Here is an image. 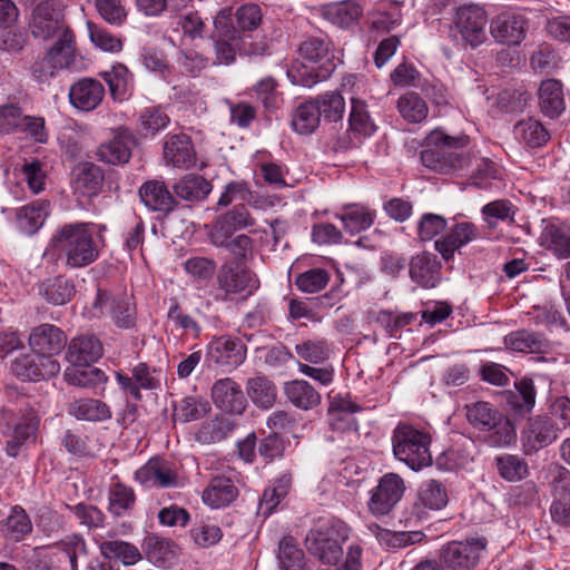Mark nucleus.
Instances as JSON below:
<instances>
[{
    "label": "nucleus",
    "instance_id": "obj_1",
    "mask_svg": "<svg viewBox=\"0 0 570 570\" xmlns=\"http://www.w3.org/2000/svg\"><path fill=\"white\" fill-rule=\"evenodd\" d=\"M50 245L65 254L67 266L72 268L90 265L99 255L92 232L83 223L61 226L53 234Z\"/></svg>",
    "mask_w": 570,
    "mask_h": 570
},
{
    "label": "nucleus",
    "instance_id": "obj_2",
    "mask_svg": "<svg viewBox=\"0 0 570 570\" xmlns=\"http://www.w3.org/2000/svg\"><path fill=\"white\" fill-rule=\"evenodd\" d=\"M468 144L466 136H450L441 129L432 130L425 138V148L421 151V161L440 174L461 168L465 157L459 149Z\"/></svg>",
    "mask_w": 570,
    "mask_h": 570
},
{
    "label": "nucleus",
    "instance_id": "obj_3",
    "mask_svg": "<svg viewBox=\"0 0 570 570\" xmlns=\"http://www.w3.org/2000/svg\"><path fill=\"white\" fill-rule=\"evenodd\" d=\"M468 422L488 433L491 446H508L515 440V430L502 412L488 402L479 401L464 406Z\"/></svg>",
    "mask_w": 570,
    "mask_h": 570
},
{
    "label": "nucleus",
    "instance_id": "obj_4",
    "mask_svg": "<svg viewBox=\"0 0 570 570\" xmlns=\"http://www.w3.org/2000/svg\"><path fill=\"white\" fill-rule=\"evenodd\" d=\"M431 438L428 433L409 424H399L392 434V448L395 459L414 471L431 465Z\"/></svg>",
    "mask_w": 570,
    "mask_h": 570
},
{
    "label": "nucleus",
    "instance_id": "obj_5",
    "mask_svg": "<svg viewBox=\"0 0 570 570\" xmlns=\"http://www.w3.org/2000/svg\"><path fill=\"white\" fill-rule=\"evenodd\" d=\"M347 525L335 520L308 532L306 548L322 564L337 566L343 560V543L348 539Z\"/></svg>",
    "mask_w": 570,
    "mask_h": 570
},
{
    "label": "nucleus",
    "instance_id": "obj_6",
    "mask_svg": "<svg viewBox=\"0 0 570 570\" xmlns=\"http://www.w3.org/2000/svg\"><path fill=\"white\" fill-rule=\"evenodd\" d=\"M216 285L222 299H246L259 288L257 275L243 262H225L217 271Z\"/></svg>",
    "mask_w": 570,
    "mask_h": 570
},
{
    "label": "nucleus",
    "instance_id": "obj_7",
    "mask_svg": "<svg viewBox=\"0 0 570 570\" xmlns=\"http://www.w3.org/2000/svg\"><path fill=\"white\" fill-rule=\"evenodd\" d=\"M328 59L330 42L321 37H311L299 46L297 61L288 69L287 76L294 85L313 87L321 77L308 65L323 63Z\"/></svg>",
    "mask_w": 570,
    "mask_h": 570
},
{
    "label": "nucleus",
    "instance_id": "obj_8",
    "mask_svg": "<svg viewBox=\"0 0 570 570\" xmlns=\"http://www.w3.org/2000/svg\"><path fill=\"white\" fill-rule=\"evenodd\" d=\"M29 29L35 38L61 39L66 30L73 32L65 21V6L60 0L39 1L31 11Z\"/></svg>",
    "mask_w": 570,
    "mask_h": 570
},
{
    "label": "nucleus",
    "instance_id": "obj_9",
    "mask_svg": "<svg viewBox=\"0 0 570 570\" xmlns=\"http://www.w3.org/2000/svg\"><path fill=\"white\" fill-rule=\"evenodd\" d=\"M76 36L66 30L61 39H57L43 57L37 59L32 67V75L38 81H47L55 77L59 70L69 68L75 62Z\"/></svg>",
    "mask_w": 570,
    "mask_h": 570
},
{
    "label": "nucleus",
    "instance_id": "obj_10",
    "mask_svg": "<svg viewBox=\"0 0 570 570\" xmlns=\"http://www.w3.org/2000/svg\"><path fill=\"white\" fill-rule=\"evenodd\" d=\"M487 546L488 541L483 537L451 541L442 547L440 558L450 570H472L479 563Z\"/></svg>",
    "mask_w": 570,
    "mask_h": 570
},
{
    "label": "nucleus",
    "instance_id": "obj_11",
    "mask_svg": "<svg viewBox=\"0 0 570 570\" xmlns=\"http://www.w3.org/2000/svg\"><path fill=\"white\" fill-rule=\"evenodd\" d=\"M134 315L135 305L129 295L100 288L92 305L85 313L88 318H110L111 321H128Z\"/></svg>",
    "mask_w": 570,
    "mask_h": 570
},
{
    "label": "nucleus",
    "instance_id": "obj_12",
    "mask_svg": "<svg viewBox=\"0 0 570 570\" xmlns=\"http://www.w3.org/2000/svg\"><path fill=\"white\" fill-rule=\"evenodd\" d=\"M405 491L403 479L396 473H386L380 478L376 487L370 491L367 509L374 517L387 515L401 501Z\"/></svg>",
    "mask_w": 570,
    "mask_h": 570
},
{
    "label": "nucleus",
    "instance_id": "obj_13",
    "mask_svg": "<svg viewBox=\"0 0 570 570\" xmlns=\"http://www.w3.org/2000/svg\"><path fill=\"white\" fill-rule=\"evenodd\" d=\"M38 424L39 420L33 411L20 415L8 410L0 413V429L9 438L7 441L9 455L17 454L18 448L35 434Z\"/></svg>",
    "mask_w": 570,
    "mask_h": 570
},
{
    "label": "nucleus",
    "instance_id": "obj_14",
    "mask_svg": "<svg viewBox=\"0 0 570 570\" xmlns=\"http://www.w3.org/2000/svg\"><path fill=\"white\" fill-rule=\"evenodd\" d=\"M10 370L21 381L38 382L57 376L61 366L56 358L36 353L16 357L11 362Z\"/></svg>",
    "mask_w": 570,
    "mask_h": 570
},
{
    "label": "nucleus",
    "instance_id": "obj_15",
    "mask_svg": "<svg viewBox=\"0 0 570 570\" xmlns=\"http://www.w3.org/2000/svg\"><path fill=\"white\" fill-rule=\"evenodd\" d=\"M135 480L145 488H177L180 478L171 462L153 458L135 472Z\"/></svg>",
    "mask_w": 570,
    "mask_h": 570
},
{
    "label": "nucleus",
    "instance_id": "obj_16",
    "mask_svg": "<svg viewBox=\"0 0 570 570\" xmlns=\"http://www.w3.org/2000/svg\"><path fill=\"white\" fill-rule=\"evenodd\" d=\"M454 24L463 40L473 48L481 45L487 38V14L479 6L460 7L455 13Z\"/></svg>",
    "mask_w": 570,
    "mask_h": 570
},
{
    "label": "nucleus",
    "instance_id": "obj_17",
    "mask_svg": "<svg viewBox=\"0 0 570 570\" xmlns=\"http://www.w3.org/2000/svg\"><path fill=\"white\" fill-rule=\"evenodd\" d=\"M559 429L549 416L530 417L522 431V445L525 454H532L550 445L558 439Z\"/></svg>",
    "mask_w": 570,
    "mask_h": 570
},
{
    "label": "nucleus",
    "instance_id": "obj_18",
    "mask_svg": "<svg viewBox=\"0 0 570 570\" xmlns=\"http://www.w3.org/2000/svg\"><path fill=\"white\" fill-rule=\"evenodd\" d=\"M528 19L522 13L503 12L492 19L491 36L497 42L507 46L520 45L527 35Z\"/></svg>",
    "mask_w": 570,
    "mask_h": 570
},
{
    "label": "nucleus",
    "instance_id": "obj_19",
    "mask_svg": "<svg viewBox=\"0 0 570 570\" xmlns=\"http://www.w3.org/2000/svg\"><path fill=\"white\" fill-rule=\"evenodd\" d=\"M254 225V219L245 206H235L233 209L217 217L209 233L214 246H223L225 240L239 229Z\"/></svg>",
    "mask_w": 570,
    "mask_h": 570
},
{
    "label": "nucleus",
    "instance_id": "obj_20",
    "mask_svg": "<svg viewBox=\"0 0 570 570\" xmlns=\"http://www.w3.org/2000/svg\"><path fill=\"white\" fill-rule=\"evenodd\" d=\"M135 137L129 129L119 128L111 139L97 148V158L109 165H124L131 158Z\"/></svg>",
    "mask_w": 570,
    "mask_h": 570
},
{
    "label": "nucleus",
    "instance_id": "obj_21",
    "mask_svg": "<svg viewBox=\"0 0 570 570\" xmlns=\"http://www.w3.org/2000/svg\"><path fill=\"white\" fill-rule=\"evenodd\" d=\"M445 487L435 480L424 481L417 491V500L412 507L411 514L416 521L428 517L429 511H439L448 504Z\"/></svg>",
    "mask_w": 570,
    "mask_h": 570
},
{
    "label": "nucleus",
    "instance_id": "obj_22",
    "mask_svg": "<svg viewBox=\"0 0 570 570\" xmlns=\"http://www.w3.org/2000/svg\"><path fill=\"white\" fill-rule=\"evenodd\" d=\"M212 399L218 409L234 414H242L247 403L240 385L230 377L213 384Z\"/></svg>",
    "mask_w": 570,
    "mask_h": 570
},
{
    "label": "nucleus",
    "instance_id": "obj_23",
    "mask_svg": "<svg viewBox=\"0 0 570 570\" xmlns=\"http://www.w3.org/2000/svg\"><path fill=\"white\" fill-rule=\"evenodd\" d=\"M67 336L57 326L43 323L36 326L29 335V345L35 353L51 356L59 354L66 346Z\"/></svg>",
    "mask_w": 570,
    "mask_h": 570
},
{
    "label": "nucleus",
    "instance_id": "obj_24",
    "mask_svg": "<svg viewBox=\"0 0 570 570\" xmlns=\"http://www.w3.org/2000/svg\"><path fill=\"white\" fill-rule=\"evenodd\" d=\"M164 160L176 168H189L196 163L191 139L186 134L168 135L163 147Z\"/></svg>",
    "mask_w": 570,
    "mask_h": 570
},
{
    "label": "nucleus",
    "instance_id": "obj_25",
    "mask_svg": "<svg viewBox=\"0 0 570 570\" xmlns=\"http://www.w3.org/2000/svg\"><path fill=\"white\" fill-rule=\"evenodd\" d=\"M104 97L105 88L102 83L94 78H82L69 89L70 104L81 111L96 109Z\"/></svg>",
    "mask_w": 570,
    "mask_h": 570
},
{
    "label": "nucleus",
    "instance_id": "obj_26",
    "mask_svg": "<svg viewBox=\"0 0 570 570\" xmlns=\"http://www.w3.org/2000/svg\"><path fill=\"white\" fill-rule=\"evenodd\" d=\"M102 352V344L95 335H81L68 344L66 360L73 366H88L99 360Z\"/></svg>",
    "mask_w": 570,
    "mask_h": 570
},
{
    "label": "nucleus",
    "instance_id": "obj_27",
    "mask_svg": "<svg viewBox=\"0 0 570 570\" xmlns=\"http://www.w3.org/2000/svg\"><path fill=\"white\" fill-rule=\"evenodd\" d=\"M539 108L543 116L556 119L566 109L562 82L558 79L542 80L538 89Z\"/></svg>",
    "mask_w": 570,
    "mask_h": 570
},
{
    "label": "nucleus",
    "instance_id": "obj_28",
    "mask_svg": "<svg viewBox=\"0 0 570 570\" xmlns=\"http://www.w3.org/2000/svg\"><path fill=\"white\" fill-rule=\"evenodd\" d=\"M322 13L331 23L342 29H350L357 23L363 9L355 0H344L325 4Z\"/></svg>",
    "mask_w": 570,
    "mask_h": 570
},
{
    "label": "nucleus",
    "instance_id": "obj_29",
    "mask_svg": "<svg viewBox=\"0 0 570 570\" xmlns=\"http://www.w3.org/2000/svg\"><path fill=\"white\" fill-rule=\"evenodd\" d=\"M1 532L7 540L21 542L33 531V523L27 511L20 505L10 508L8 515L1 521Z\"/></svg>",
    "mask_w": 570,
    "mask_h": 570
},
{
    "label": "nucleus",
    "instance_id": "obj_30",
    "mask_svg": "<svg viewBox=\"0 0 570 570\" xmlns=\"http://www.w3.org/2000/svg\"><path fill=\"white\" fill-rule=\"evenodd\" d=\"M139 197L146 207L154 212H170L176 204L175 197L163 181L149 180L139 188Z\"/></svg>",
    "mask_w": 570,
    "mask_h": 570
},
{
    "label": "nucleus",
    "instance_id": "obj_31",
    "mask_svg": "<svg viewBox=\"0 0 570 570\" xmlns=\"http://www.w3.org/2000/svg\"><path fill=\"white\" fill-rule=\"evenodd\" d=\"M207 353L215 363L222 365H238L245 358L243 345L229 337L214 338Z\"/></svg>",
    "mask_w": 570,
    "mask_h": 570
},
{
    "label": "nucleus",
    "instance_id": "obj_32",
    "mask_svg": "<svg viewBox=\"0 0 570 570\" xmlns=\"http://www.w3.org/2000/svg\"><path fill=\"white\" fill-rule=\"evenodd\" d=\"M284 394L295 407L304 411H308L321 403V394L305 380L286 382Z\"/></svg>",
    "mask_w": 570,
    "mask_h": 570
},
{
    "label": "nucleus",
    "instance_id": "obj_33",
    "mask_svg": "<svg viewBox=\"0 0 570 570\" xmlns=\"http://www.w3.org/2000/svg\"><path fill=\"white\" fill-rule=\"evenodd\" d=\"M411 278L423 287H434L440 278V267L436 257L422 253L412 258L410 265Z\"/></svg>",
    "mask_w": 570,
    "mask_h": 570
},
{
    "label": "nucleus",
    "instance_id": "obj_34",
    "mask_svg": "<svg viewBox=\"0 0 570 570\" xmlns=\"http://www.w3.org/2000/svg\"><path fill=\"white\" fill-rule=\"evenodd\" d=\"M104 171L102 169L92 164H79L75 169V188L83 196L98 195L104 186Z\"/></svg>",
    "mask_w": 570,
    "mask_h": 570
},
{
    "label": "nucleus",
    "instance_id": "obj_35",
    "mask_svg": "<svg viewBox=\"0 0 570 570\" xmlns=\"http://www.w3.org/2000/svg\"><path fill=\"white\" fill-rule=\"evenodd\" d=\"M212 184L199 175H185L174 186L177 197L186 202L197 203L204 200L212 191Z\"/></svg>",
    "mask_w": 570,
    "mask_h": 570
},
{
    "label": "nucleus",
    "instance_id": "obj_36",
    "mask_svg": "<svg viewBox=\"0 0 570 570\" xmlns=\"http://www.w3.org/2000/svg\"><path fill=\"white\" fill-rule=\"evenodd\" d=\"M49 213V203L38 200L23 206L17 214L18 228L26 235H33L43 225Z\"/></svg>",
    "mask_w": 570,
    "mask_h": 570
},
{
    "label": "nucleus",
    "instance_id": "obj_37",
    "mask_svg": "<svg viewBox=\"0 0 570 570\" xmlns=\"http://www.w3.org/2000/svg\"><path fill=\"white\" fill-rule=\"evenodd\" d=\"M514 136L530 148H539L550 139V134L543 124L533 118L520 120L514 125Z\"/></svg>",
    "mask_w": 570,
    "mask_h": 570
},
{
    "label": "nucleus",
    "instance_id": "obj_38",
    "mask_svg": "<svg viewBox=\"0 0 570 570\" xmlns=\"http://www.w3.org/2000/svg\"><path fill=\"white\" fill-rule=\"evenodd\" d=\"M247 395L262 409H271L277 399L276 385L265 375H256L246 382Z\"/></svg>",
    "mask_w": 570,
    "mask_h": 570
},
{
    "label": "nucleus",
    "instance_id": "obj_39",
    "mask_svg": "<svg viewBox=\"0 0 570 570\" xmlns=\"http://www.w3.org/2000/svg\"><path fill=\"white\" fill-rule=\"evenodd\" d=\"M237 497V489L230 479L217 476L203 493V501L212 508L228 505Z\"/></svg>",
    "mask_w": 570,
    "mask_h": 570
},
{
    "label": "nucleus",
    "instance_id": "obj_40",
    "mask_svg": "<svg viewBox=\"0 0 570 570\" xmlns=\"http://www.w3.org/2000/svg\"><path fill=\"white\" fill-rule=\"evenodd\" d=\"M68 411L69 414L77 420L99 422L111 417L109 406L105 402L96 399L75 400L69 404Z\"/></svg>",
    "mask_w": 570,
    "mask_h": 570
},
{
    "label": "nucleus",
    "instance_id": "obj_41",
    "mask_svg": "<svg viewBox=\"0 0 570 570\" xmlns=\"http://www.w3.org/2000/svg\"><path fill=\"white\" fill-rule=\"evenodd\" d=\"M336 216L348 233L356 234L372 226L375 214L363 205L353 204L345 206Z\"/></svg>",
    "mask_w": 570,
    "mask_h": 570
},
{
    "label": "nucleus",
    "instance_id": "obj_42",
    "mask_svg": "<svg viewBox=\"0 0 570 570\" xmlns=\"http://www.w3.org/2000/svg\"><path fill=\"white\" fill-rule=\"evenodd\" d=\"M504 344L509 350L521 353H541L549 346L542 335L525 330L507 335Z\"/></svg>",
    "mask_w": 570,
    "mask_h": 570
},
{
    "label": "nucleus",
    "instance_id": "obj_43",
    "mask_svg": "<svg viewBox=\"0 0 570 570\" xmlns=\"http://www.w3.org/2000/svg\"><path fill=\"white\" fill-rule=\"evenodd\" d=\"M102 557L109 560L121 561L125 566H131L141 560L138 548L122 540H106L99 543Z\"/></svg>",
    "mask_w": 570,
    "mask_h": 570
},
{
    "label": "nucleus",
    "instance_id": "obj_44",
    "mask_svg": "<svg viewBox=\"0 0 570 570\" xmlns=\"http://www.w3.org/2000/svg\"><path fill=\"white\" fill-rule=\"evenodd\" d=\"M63 379L73 386L92 387L105 384L108 377L100 368L72 365L65 370Z\"/></svg>",
    "mask_w": 570,
    "mask_h": 570
},
{
    "label": "nucleus",
    "instance_id": "obj_45",
    "mask_svg": "<svg viewBox=\"0 0 570 570\" xmlns=\"http://www.w3.org/2000/svg\"><path fill=\"white\" fill-rule=\"evenodd\" d=\"M321 120L316 104L311 100L301 104L292 116V127L299 135H311L318 127Z\"/></svg>",
    "mask_w": 570,
    "mask_h": 570
},
{
    "label": "nucleus",
    "instance_id": "obj_46",
    "mask_svg": "<svg viewBox=\"0 0 570 570\" xmlns=\"http://www.w3.org/2000/svg\"><path fill=\"white\" fill-rule=\"evenodd\" d=\"M234 422L224 415L202 423L196 438L202 443H215L224 440L234 430Z\"/></svg>",
    "mask_w": 570,
    "mask_h": 570
},
{
    "label": "nucleus",
    "instance_id": "obj_47",
    "mask_svg": "<svg viewBox=\"0 0 570 570\" xmlns=\"http://www.w3.org/2000/svg\"><path fill=\"white\" fill-rule=\"evenodd\" d=\"M396 108L409 122L417 124L428 117L429 108L425 100L416 92H406L397 99Z\"/></svg>",
    "mask_w": 570,
    "mask_h": 570
},
{
    "label": "nucleus",
    "instance_id": "obj_48",
    "mask_svg": "<svg viewBox=\"0 0 570 570\" xmlns=\"http://www.w3.org/2000/svg\"><path fill=\"white\" fill-rule=\"evenodd\" d=\"M348 122L353 131L363 136H372L376 130L374 120L367 110L366 102L360 98H351V112Z\"/></svg>",
    "mask_w": 570,
    "mask_h": 570
},
{
    "label": "nucleus",
    "instance_id": "obj_49",
    "mask_svg": "<svg viewBox=\"0 0 570 570\" xmlns=\"http://www.w3.org/2000/svg\"><path fill=\"white\" fill-rule=\"evenodd\" d=\"M102 77L109 86V91L115 100H124L131 87V75L124 65L114 66L110 70L105 71Z\"/></svg>",
    "mask_w": 570,
    "mask_h": 570
},
{
    "label": "nucleus",
    "instance_id": "obj_50",
    "mask_svg": "<svg viewBox=\"0 0 570 570\" xmlns=\"http://www.w3.org/2000/svg\"><path fill=\"white\" fill-rule=\"evenodd\" d=\"M108 501L110 513L121 517L134 508L136 495L130 487L117 482L109 489Z\"/></svg>",
    "mask_w": 570,
    "mask_h": 570
},
{
    "label": "nucleus",
    "instance_id": "obj_51",
    "mask_svg": "<svg viewBox=\"0 0 570 570\" xmlns=\"http://www.w3.org/2000/svg\"><path fill=\"white\" fill-rule=\"evenodd\" d=\"M139 130L145 136H154L160 130L167 128L170 118L167 112L159 106L145 108L139 115Z\"/></svg>",
    "mask_w": 570,
    "mask_h": 570
},
{
    "label": "nucleus",
    "instance_id": "obj_52",
    "mask_svg": "<svg viewBox=\"0 0 570 570\" xmlns=\"http://www.w3.org/2000/svg\"><path fill=\"white\" fill-rule=\"evenodd\" d=\"M313 101L320 110V116H323L325 120L338 121L343 118L345 112V101L342 95L337 91H328L320 95Z\"/></svg>",
    "mask_w": 570,
    "mask_h": 570
},
{
    "label": "nucleus",
    "instance_id": "obj_53",
    "mask_svg": "<svg viewBox=\"0 0 570 570\" xmlns=\"http://www.w3.org/2000/svg\"><path fill=\"white\" fill-rule=\"evenodd\" d=\"M278 560L285 570H304V552L296 546L293 538H284L279 542Z\"/></svg>",
    "mask_w": 570,
    "mask_h": 570
},
{
    "label": "nucleus",
    "instance_id": "obj_54",
    "mask_svg": "<svg viewBox=\"0 0 570 570\" xmlns=\"http://www.w3.org/2000/svg\"><path fill=\"white\" fill-rule=\"evenodd\" d=\"M548 248L558 258L570 257V226H551L546 232Z\"/></svg>",
    "mask_w": 570,
    "mask_h": 570
},
{
    "label": "nucleus",
    "instance_id": "obj_55",
    "mask_svg": "<svg viewBox=\"0 0 570 570\" xmlns=\"http://www.w3.org/2000/svg\"><path fill=\"white\" fill-rule=\"evenodd\" d=\"M497 466L500 475L510 482L522 480L528 474L527 462L511 454H505L497 459Z\"/></svg>",
    "mask_w": 570,
    "mask_h": 570
},
{
    "label": "nucleus",
    "instance_id": "obj_56",
    "mask_svg": "<svg viewBox=\"0 0 570 570\" xmlns=\"http://www.w3.org/2000/svg\"><path fill=\"white\" fill-rule=\"evenodd\" d=\"M210 410L208 402L197 397H185L175 406V417L183 422L202 419Z\"/></svg>",
    "mask_w": 570,
    "mask_h": 570
},
{
    "label": "nucleus",
    "instance_id": "obj_57",
    "mask_svg": "<svg viewBox=\"0 0 570 570\" xmlns=\"http://www.w3.org/2000/svg\"><path fill=\"white\" fill-rule=\"evenodd\" d=\"M73 285L65 278L57 277L43 284L46 298L55 305H62L73 296Z\"/></svg>",
    "mask_w": 570,
    "mask_h": 570
},
{
    "label": "nucleus",
    "instance_id": "obj_58",
    "mask_svg": "<svg viewBox=\"0 0 570 570\" xmlns=\"http://www.w3.org/2000/svg\"><path fill=\"white\" fill-rule=\"evenodd\" d=\"M296 354L312 364L323 363L330 358L331 350L326 341H306L295 346Z\"/></svg>",
    "mask_w": 570,
    "mask_h": 570
},
{
    "label": "nucleus",
    "instance_id": "obj_59",
    "mask_svg": "<svg viewBox=\"0 0 570 570\" xmlns=\"http://www.w3.org/2000/svg\"><path fill=\"white\" fill-rule=\"evenodd\" d=\"M330 275L323 268H313L299 274L295 284L302 292L317 293L322 291L328 283Z\"/></svg>",
    "mask_w": 570,
    "mask_h": 570
},
{
    "label": "nucleus",
    "instance_id": "obj_60",
    "mask_svg": "<svg viewBox=\"0 0 570 570\" xmlns=\"http://www.w3.org/2000/svg\"><path fill=\"white\" fill-rule=\"evenodd\" d=\"M87 27L90 40L96 47L109 52H119L121 50L122 42L120 38L114 36L101 27L94 24L92 22H88Z\"/></svg>",
    "mask_w": 570,
    "mask_h": 570
},
{
    "label": "nucleus",
    "instance_id": "obj_61",
    "mask_svg": "<svg viewBox=\"0 0 570 570\" xmlns=\"http://www.w3.org/2000/svg\"><path fill=\"white\" fill-rule=\"evenodd\" d=\"M95 7L100 17L108 23L121 26L127 17L120 0H95Z\"/></svg>",
    "mask_w": 570,
    "mask_h": 570
},
{
    "label": "nucleus",
    "instance_id": "obj_62",
    "mask_svg": "<svg viewBox=\"0 0 570 570\" xmlns=\"http://www.w3.org/2000/svg\"><path fill=\"white\" fill-rule=\"evenodd\" d=\"M184 269L195 281H207L215 274L216 263L208 257L195 256L185 261Z\"/></svg>",
    "mask_w": 570,
    "mask_h": 570
},
{
    "label": "nucleus",
    "instance_id": "obj_63",
    "mask_svg": "<svg viewBox=\"0 0 570 570\" xmlns=\"http://www.w3.org/2000/svg\"><path fill=\"white\" fill-rule=\"evenodd\" d=\"M21 171L24 175L27 185L32 194L37 195L45 189L47 175L43 164L40 160L35 159L24 163Z\"/></svg>",
    "mask_w": 570,
    "mask_h": 570
},
{
    "label": "nucleus",
    "instance_id": "obj_64",
    "mask_svg": "<svg viewBox=\"0 0 570 570\" xmlns=\"http://www.w3.org/2000/svg\"><path fill=\"white\" fill-rule=\"evenodd\" d=\"M550 487L553 501H566L570 497V471L561 465H556L550 471Z\"/></svg>",
    "mask_w": 570,
    "mask_h": 570
}]
</instances>
